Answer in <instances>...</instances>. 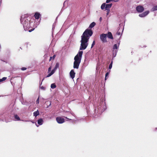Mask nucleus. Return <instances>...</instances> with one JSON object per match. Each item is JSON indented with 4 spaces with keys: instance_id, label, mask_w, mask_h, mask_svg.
I'll return each mask as SVG.
<instances>
[{
    "instance_id": "1",
    "label": "nucleus",
    "mask_w": 157,
    "mask_h": 157,
    "mask_svg": "<svg viewBox=\"0 0 157 157\" xmlns=\"http://www.w3.org/2000/svg\"><path fill=\"white\" fill-rule=\"evenodd\" d=\"M21 22L23 25L24 29L25 31L28 30L30 26L32 23L30 21V18L27 14L22 16L20 19Z\"/></svg>"
},
{
    "instance_id": "2",
    "label": "nucleus",
    "mask_w": 157,
    "mask_h": 157,
    "mask_svg": "<svg viewBox=\"0 0 157 157\" xmlns=\"http://www.w3.org/2000/svg\"><path fill=\"white\" fill-rule=\"evenodd\" d=\"M83 53L82 51H79L77 54L74 57L73 68L75 69L78 68L79 64L81 63Z\"/></svg>"
},
{
    "instance_id": "3",
    "label": "nucleus",
    "mask_w": 157,
    "mask_h": 157,
    "mask_svg": "<svg viewBox=\"0 0 157 157\" xmlns=\"http://www.w3.org/2000/svg\"><path fill=\"white\" fill-rule=\"evenodd\" d=\"M93 32L91 29H86L83 33L81 37L89 40L90 37L92 35Z\"/></svg>"
},
{
    "instance_id": "4",
    "label": "nucleus",
    "mask_w": 157,
    "mask_h": 157,
    "mask_svg": "<svg viewBox=\"0 0 157 157\" xmlns=\"http://www.w3.org/2000/svg\"><path fill=\"white\" fill-rule=\"evenodd\" d=\"M88 41L89 40H87V39L81 37V40L80 41L81 44L79 48L80 50H84L86 48L88 44Z\"/></svg>"
},
{
    "instance_id": "5",
    "label": "nucleus",
    "mask_w": 157,
    "mask_h": 157,
    "mask_svg": "<svg viewBox=\"0 0 157 157\" xmlns=\"http://www.w3.org/2000/svg\"><path fill=\"white\" fill-rule=\"evenodd\" d=\"M102 105H101L97 107V109H98L99 112H102L105 110L106 108L105 103V102H103Z\"/></svg>"
},
{
    "instance_id": "6",
    "label": "nucleus",
    "mask_w": 157,
    "mask_h": 157,
    "mask_svg": "<svg viewBox=\"0 0 157 157\" xmlns=\"http://www.w3.org/2000/svg\"><path fill=\"white\" fill-rule=\"evenodd\" d=\"M59 64L58 63H56L54 68L52 70L51 72L48 74L46 76V77H48L52 75L55 72L57 69L59 67Z\"/></svg>"
},
{
    "instance_id": "7",
    "label": "nucleus",
    "mask_w": 157,
    "mask_h": 157,
    "mask_svg": "<svg viewBox=\"0 0 157 157\" xmlns=\"http://www.w3.org/2000/svg\"><path fill=\"white\" fill-rule=\"evenodd\" d=\"M106 37L107 34L104 33L101 34L100 37V40L103 43L107 42Z\"/></svg>"
},
{
    "instance_id": "8",
    "label": "nucleus",
    "mask_w": 157,
    "mask_h": 157,
    "mask_svg": "<svg viewBox=\"0 0 157 157\" xmlns=\"http://www.w3.org/2000/svg\"><path fill=\"white\" fill-rule=\"evenodd\" d=\"M56 121L59 124H62L64 122V119L61 117H57L56 118Z\"/></svg>"
},
{
    "instance_id": "9",
    "label": "nucleus",
    "mask_w": 157,
    "mask_h": 157,
    "mask_svg": "<svg viewBox=\"0 0 157 157\" xmlns=\"http://www.w3.org/2000/svg\"><path fill=\"white\" fill-rule=\"evenodd\" d=\"M136 10L137 11L139 12H142L144 10V7L141 6H139L136 7Z\"/></svg>"
},
{
    "instance_id": "10",
    "label": "nucleus",
    "mask_w": 157,
    "mask_h": 157,
    "mask_svg": "<svg viewBox=\"0 0 157 157\" xmlns=\"http://www.w3.org/2000/svg\"><path fill=\"white\" fill-rule=\"evenodd\" d=\"M149 11H145L143 13L139 14V16L140 17H144L147 15L149 13Z\"/></svg>"
},
{
    "instance_id": "11",
    "label": "nucleus",
    "mask_w": 157,
    "mask_h": 157,
    "mask_svg": "<svg viewBox=\"0 0 157 157\" xmlns=\"http://www.w3.org/2000/svg\"><path fill=\"white\" fill-rule=\"evenodd\" d=\"M75 73L74 72V70H71L70 73V77L72 79H73L75 77Z\"/></svg>"
},
{
    "instance_id": "12",
    "label": "nucleus",
    "mask_w": 157,
    "mask_h": 157,
    "mask_svg": "<svg viewBox=\"0 0 157 157\" xmlns=\"http://www.w3.org/2000/svg\"><path fill=\"white\" fill-rule=\"evenodd\" d=\"M37 123L39 125H38L36 124V125L37 127H38L39 125H42L43 123V119L42 118H40L37 121Z\"/></svg>"
},
{
    "instance_id": "13",
    "label": "nucleus",
    "mask_w": 157,
    "mask_h": 157,
    "mask_svg": "<svg viewBox=\"0 0 157 157\" xmlns=\"http://www.w3.org/2000/svg\"><path fill=\"white\" fill-rule=\"evenodd\" d=\"M40 16H41L40 14L39 13L37 12L35 13L34 15V17L36 19H38Z\"/></svg>"
},
{
    "instance_id": "14",
    "label": "nucleus",
    "mask_w": 157,
    "mask_h": 157,
    "mask_svg": "<svg viewBox=\"0 0 157 157\" xmlns=\"http://www.w3.org/2000/svg\"><path fill=\"white\" fill-rule=\"evenodd\" d=\"M112 6V4H105V9L106 10H110V8Z\"/></svg>"
},
{
    "instance_id": "15",
    "label": "nucleus",
    "mask_w": 157,
    "mask_h": 157,
    "mask_svg": "<svg viewBox=\"0 0 157 157\" xmlns=\"http://www.w3.org/2000/svg\"><path fill=\"white\" fill-rule=\"evenodd\" d=\"M14 120L15 121H19L20 120V118L16 114H15L14 115Z\"/></svg>"
},
{
    "instance_id": "16",
    "label": "nucleus",
    "mask_w": 157,
    "mask_h": 157,
    "mask_svg": "<svg viewBox=\"0 0 157 157\" xmlns=\"http://www.w3.org/2000/svg\"><path fill=\"white\" fill-rule=\"evenodd\" d=\"M107 37L108 38L113 39V37L112 33L110 32H108L107 33Z\"/></svg>"
},
{
    "instance_id": "17",
    "label": "nucleus",
    "mask_w": 157,
    "mask_h": 157,
    "mask_svg": "<svg viewBox=\"0 0 157 157\" xmlns=\"http://www.w3.org/2000/svg\"><path fill=\"white\" fill-rule=\"evenodd\" d=\"M117 50H113V57L114 58L116 56L117 54Z\"/></svg>"
},
{
    "instance_id": "18",
    "label": "nucleus",
    "mask_w": 157,
    "mask_h": 157,
    "mask_svg": "<svg viewBox=\"0 0 157 157\" xmlns=\"http://www.w3.org/2000/svg\"><path fill=\"white\" fill-rule=\"evenodd\" d=\"M33 115L35 117H37L38 115H39V112L38 111V110H37L36 111L34 112L33 113Z\"/></svg>"
},
{
    "instance_id": "19",
    "label": "nucleus",
    "mask_w": 157,
    "mask_h": 157,
    "mask_svg": "<svg viewBox=\"0 0 157 157\" xmlns=\"http://www.w3.org/2000/svg\"><path fill=\"white\" fill-rule=\"evenodd\" d=\"M96 23L95 22H92L90 24V25H89V28H92L95 25Z\"/></svg>"
},
{
    "instance_id": "20",
    "label": "nucleus",
    "mask_w": 157,
    "mask_h": 157,
    "mask_svg": "<svg viewBox=\"0 0 157 157\" xmlns=\"http://www.w3.org/2000/svg\"><path fill=\"white\" fill-rule=\"evenodd\" d=\"M157 10V5L154 6L153 8L151 9V11H154Z\"/></svg>"
},
{
    "instance_id": "21",
    "label": "nucleus",
    "mask_w": 157,
    "mask_h": 157,
    "mask_svg": "<svg viewBox=\"0 0 157 157\" xmlns=\"http://www.w3.org/2000/svg\"><path fill=\"white\" fill-rule=\"evenodd\" d=\"M119 46H117V44H114L113 45V50H116V49H117L118 48Z\"/></svg>"
},
{
    "instance_id": "22",
    "label": "nucleus",
    "mask_w": 157,
    "mask_h": 157,
    "mask_svg": "<svg viewBox=\"0 0 157 157\" xmlns=\"http://www.w3.org/2000/svg\"><path fill=\"white\" fill-rule=\"evenodd\" d=\"M4 116L2 115H0V121H4Z\"/></svg>"
},
{
    "instance_id": "23",
    "label": "nucleus",
    "mask_w": 157,
    "mask_h": 157,
    "mask_svg": "<svg viewBox=\"0 0 157 157\" xmlns=\"http://www.w3.org/2000/svg\"><path fill=\"white\" fill-rule=\"evenodd\" d=\"M56 86L55 83H52L51 84V87L52 89H54L56 88Z\"/></svg>"
},
{
    "instance_id": "24",
    "label": "nucleus",
    "mask_w": 157,
    "mask_h": 157,
    "mask_svg": "<svg viewBox=\"0 0 157 157\" xmlns=\"http://www.w3.org/2000/svg\"><path fill=\"white\" fill-rule=\"evenodd\" d=\"M105 3H103L101 5V9L102 10H103L105 8Z\"/></svg>"
},
{
    "instance_id": "25",
    "label": "nucleus",
    "mask_w": 157,
    "mask_h": 157,
    "mask_svg": "<svg viewBox=\"0 0 157 157\" xmlns=\"http://www.w3.org/2000/svg\"><path fill=\"white\" fill-rule=\"evenodd\" d=\"M110 71L109 70V71H108L106 72V73L105 74V80H106V79L107 78V76H108V75H109V72H110Z\"/></svg>"
},
{
    "instance_id": "26",
    "label": "nucleus",
    "mask_w": 157,
    "mask_h": 157,
    "mask_svg": "<svg viewBox=\"0 0 157 157\" xmlns=\"http://www.w3.org/2000/svg\"><path fill=\"white\" fill-rule=\"evenodd\" d=\"M7 78L6 77H4L2 78V79H0V83L1 82H3V81H4Z\"/></svg>"
},
{
    "instance_id": "27",
    "label": "nucleus",
    "mask_w": 157,
    "mask_h": 157,
    "mask_svg": "<svg viewBox=\"0 0 157 157\" xmlns=\"http://www.w3.org/2000/svg\"><path fill=\"white\" fill-rule=\"evenodd\" d=\"M113 63V61H112L110 63L109 65V69H111L112 67V64Z\"/></svg>"
},
{
    "instance_id": "28",
    "label": "nucleus",
    "mask_w": 157,
    "mask_h": 157,
    "mask_svg": "<svg viewBox=\"0 0 157 157\" xmlns=\"http://www.w3.org/2000/svg\"><path fill=\"white\" fill-rule=\"evenodd\" d=\"M51 69H52V67L51 66H50L48 69V73H50L51 72Z\"/></svg>"
},
{
    "instance_id": "29",
    "label": "nucleus",
    "mask_w": 157,
    "mask_h": 157,
    "mask_svg": "<svg viewBox=\"0 0 157 157\" xmlns=\"http://www.w3.org/2000/svg\"><path fill=\"white\" fill-rule=\"evenodd\" d=\"M55 56H56L54 55L53 57H50V58L49 61H50L52 59H54L55 58Z\"/></svg>"
},
{
    "instance_id": "30",
    "label": "nucleus",
    "mask_w": 157,
    "mask_h": 157,
    "mask_svg": "<svg viewBox=\"0 0 157 157\" xmlns=\"http://www.w3.org/2000/svg\"><path fill=\"white\" fill-rule=\"evenodd\" d=\"M95 41L94 40L93 43H92V44L91 45V48H93V46H94V45H95Z\"/></svg>"
},
{
    "instance_id": "31",
    "label": "nucleus",
    "mask_w": 157,
    "mask_h": 157,
    "mask_svg": "<svg viewBox=\"0 0 157 157\" xmlns=\"http://www.w3.org/2000/svg\"><path fill=\"white\" fill-rule=\"evenodd\" d=\"M39 22L36 23H35L34 24V25H35V27H37V25H39Z\"/></svg>"
},
{
    "instance_id": "32",
    "label": "nucleus",
    "mask_w": 157,
    "mask_h": 157,
    "mask_svg": "<svg viewBox=\"0 0 157 157\" xmlns=\"http://www.w3.org/2000/svg\"><path fill=\"white\" fill-rule=\"evenodd\" d=\"M39 97L37 99L36 101V104H39Z\"/></svg>"
},
{
    "instance_id": "33",
    "label": "nucleus",
    "mask_w": 157,
    "mask_h": 157,
    "mask_svg": "<svg viewBox=\"0 0 157 157\" xmlns=\"http://www.w3.org/2000/svg\"><path fill=\"white\" fill-rule=\"evenodd\" d=\"M26 67H23L21 68V69L22 71H25L26 69Z\"/></svg>"
},
{
    "instance_id": "34",
    "label": "nucleus",
    "mask_w": 157,
    "mask_h": 157,
    "mask_svg": "<svg viewBox=\"0 0 157 157\" xmlns=\"http://www.w3.org/2000/svg\"><path fill=\"white\" fill-rule=\"evenodd\" d=\"M34 29V28H33L29 30V32H32L33 31Z\"/></svg>"
},
{
    "instance_id": "35",
    "label": "nucleus",
    "mask_w": 157,
    "mask_h": 157,
    "mask_svg": "<svg viewBox=\"0 0 157 157\" xmlns=\"http://www.w3.org/2000/svg\"><path fill=\"white\" fill-rule=\"evenodd\" d=\"M107 13H106V15H108L109 12L110 10H107Z\"/></svg>"
},
{
    "instance_id": "36",
    "label": "nucleus",
    "mask_w": 157,
    "mask_h": 157,
    "mask_svg": "<svg viewBox=\"0 0 157 157\" xmlns=\"http://www.w3.org/2000/svg\"><path fill=\"white\" fill-rule=\"evenodd\" d=\"M116 34L118 35H121V32H118Z\"/></svg>"
},
{
    "instance_id": "37",
    "label": "nucleus",
    "mask_w": 157,
    "mask_h": 157,
    "mask_svg": "<svg viewBox=\"0 0 157 157\" xmlns=\"http://www.w3.org/2000/svg\"><path fill=\"white\" fill-rule=\"evenodd\" d=\"M110 0H106V2L107 3H109L110 2Z\"/></svg>"
},
{
    "instance_id": "38",
    "label": "nucleus",
    "mask_w": 157,
    "mask_h": 157,
    "mask_svg": "<svg viewBox=\"0 0 157 157\" xmlns=\"http://www.w3.org/2000/svg\"><path fill=\"white\" fill-rule=\"evenodd\" d=\"M102 19V17H100L99 18V20L100 22L101 21Z\"/></svg>"
},
{
    "instance_id": "39",
    "label": "nucleus",
    "mask_w": 157,
    "mask_h": 157,
    "mask_svg": "<svg viewBox=\"0 0 157 157\" xmlns=\"http://www.w3.org/2000/svg\"><path fill=\"white\" fill-rule=\"evenodd\" d=\"M40 88L41 89L44 90V89H45L44 87L43 86H41Z\"/></svg>"
},
{
    "instance_id": "40",
    "label": "nucleus",
    "mask_w": 157,
    "mask_h": 157,
    "mask_svg": "<svg viewBox=\"0 0 157 157\" xmlns=\"http://www.w3.org/2000/svg\"><path fill=\"white\" fill-rule=\"evenodd\" d=\"M120 41H119V42H117V44H118V46L119 47V45H120Z\"/></svg>"
},
{
    "instance_id": "41",
    "label": "nucleus",
    "mask_w": 157,
    "mask_h": 157,
    "mask_svg": "<svg viewBox=\"0 0 157 157\" xmlns=\"http://www.w3.org/2000/svg\"><path fill=\"white\" fill-rule=\"evenodd\" d=\"M154 131H155V132L157 131V128H155L154 129Z\"/></svg>"
},
{
    "instance_id": "42",
    "label": "nucleus",
    "mask_w": 157,
    "mask_h": 157,
    "mask_svg": "<svg viewBox=\"0 0 157 157\" xmlns=\"http://www.w3.org/2000/svg\"><path fill=\"white\" fill-rule=\"evenodd\" d=\"M119 0H114V2H118Z\"/></svg>"
},
{
    "instance_id": "43",
    "label": "nucleus",
    "mask_w": 157,
    "mask_h": 157,
    "mask_svg": "<svg viewBox=\"0 0 157 157\" xmlns=\"http://www.w3.org/2000/svg\"><path fill=\"white\" fill-rule=\"evenodd\" d=\"M110 2H111V1H113V2H114V0H110Z\"/></svg>"
},
{
    "instance_id": "44",
    "label": "nucleus",
    "mask_w": 157,
    "mask_h": 157,
    "mask_svg": "<svg viewBox=\"0 0 157 157\" xmlns=\"http://www.w3.org/2000/svg\"><path fill=\"white\" fill-rule=\"evenodd\" d=\"M32 122L33 123H34L33 122H33H32Z\"/></svg>"
},
{
    "instance_id": "45",
    "label": "nucleus",
    "mask_w": 157,
    "mask_h": 157,
    "mask_svg": "<svg viewBox=\"0 0 157 157\" xmlns=\"http://www.w3.org/2000/svg\"><path fill=\"white\" fill-rule=\"evenodd\" d=\"M32 122L33 123H34L33 122H33H32Z\"/></svg>"
},
{
    "instance_id": "46",
    "label": "nucleus",
    "mask_w": 157,
    "mask_h": 157,
    "mask_svg": "<svg viewBox=\"0 0 157 157\" xmlns=\"http://www.w3.org/2000/svg\"><path fill=\"white\" fill-rule=\"evenodd\" d=\"M123 30H124V28H123ZM123 30H122V31H123Z\"/></svg>"
}]
</instances>
